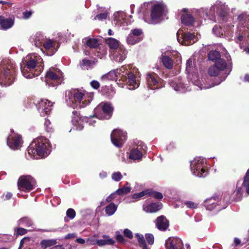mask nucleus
Segmentation results:
<instances>
[{"label": "nucleus", "instance_id": "1", "mask_svg": "<svg viewBox=\"0 0 249 249\" xmlns=\"http://www.w3.org/2000/svg\"><path fill=\"white\" fill-rule=\"evenodd\" d=\"M43 68V60L36 53L27 55L20 64L21 72L26 78H32L38 75Z\"/></svg>", "mask_w": 249, "mask_h": 249}, {"label": "nucleus", "instance_id": "2", "mask_svg": "<svg viewBox=\"0 0 249 249\" xmlns=\"http://www.w3.org/2000/svg\"><path fill=\"white\" fill-rule=\"evenodd\" d=\"M227 67V64L223 59H218L217 60L214 65L211 67L208 70V73L211 76H219L220 80L215 84L212 83L211 85L204 86L200 80H196L194 82V84L198 86L201 89H209L215 85H217L225 80L228 75V73L225 72V69Z\"/></svg>", "mask_w": 249, "mask_h": 249}, {"label": "nucleus", "instance_id": "3", "mask_svg": "<svg viewBox=\"0 0 249 249\" xmlns=\"http://www.w3.org/2000/svg\"><path fill=\"white\" fill-rule=\"evenodd\" d=\"M49 140L43 137L35 139L28 148V153L31 158L37 159L47 157L50 153Z\"/></svg>", "mask_w": 249, "mask_h": 249}, {"label": "nucleus", "instance_id": "4", "mask_svg": "<svg viewBox=\"0 0 249 249\" xmlns=\"http://www.w3.org/2000/svg\"><path fill=\"white\" fill-rule=\"evenodd\" d=\"M88 93L78 89H71L65 92V101L70 107H84L89 103L87 99Z\"/></svg>", "mask_w": 249, "mask_h": 249}, {"label": "nucleus", "instance_id": "5", "mask_svg": "<svg viewBox=\"0 0 249 249\" xmlns=\"http://www.w3.org/2000/svg\"><path fill=\"white\" fill-rule=\"evenodd\" d=\"M16 75L14 63L8 59H3L0 64V84L10 86L14 82Z\"/></svg>", "mask_w": 249, "mask_h": 249}, {"label": "nucleus", "instance_id": "6", "mask_svg": "<svg viewBox=\"0 0 249 249\" xmlns=\"http://www.w3.org/2000/svg\"><path fill=\"white\" fill-rule=\"evenodd\" d=\"M206 160L201 157H197L191 162V170L193 174L198 177H205L207 175L205 169Z\"/></svg>", "mask_w": 249, "mask_h": 249}, {"label": "nucleus", "instance_id": "7", "mask_svg": "<svg viewBox=\"0 0 249 249\" xmlns=\"http://www.w3.org/2000/svg\"><path fill=\"white\" fill-rule=\"evenodd\" d=\"M62 81V73L58 69L52 67L47 72L45 82L49 86H56L61 84Z\"/></svg>", "mask_w": 249, "mask_h": 249}, {"label": "nucleus", "instance_id": "8", "mask_svg": "<svg viewBox=\"0 0 249 249\" xmlns=\"http://www.w3.org/2000/svg\"><path fill=\"white\" fill-rule=\"evenodd\" d=\"M238 29L239 32L237 37L239 41L243 40L245 36H249V16L246 14L240 15L238 17Z\"/></svg>", "mask_w": 249, "mask_h": 249}, {"label": "nucleus", "instance_id": "9", "mask_svg": "<svg viewBox=\"0 0 249 249\" xmlns=\"http://www.w3.org/2000/svg\"><path fill=\"white\" fill-rule=\"evenodd\" d=\"M113 107L108 103H101L94 109V116L99 119H108L112 113Z\"/></svg>", "mask_w": 249, "mask_h": 249}, {"label": "nucleus", "instance_id": "10", "mask_svg": "<svg viewBox=\"0 0 249 249\" xmlns=\"http://www.w3.org/2000/svg\"><path fill=\"white\" fill-rule=\"evenodd\" d=\"M36 186V182L31 176H23L18 180V187L19 190L29 192Z\"/></svg>", "mask_w": 249, "mask_h": 249}, {"label": "nucleus", "instance_id": "11", "mask_svg": "<svg viewBox=\"0 0 249 249\" xmlns=\"http://www.w3.org/2000/svg\"><path fill=\"white\" fill-rule=\"evenodd\" d=\"M177 36L179 43L186 46L194 44L198 39V37L194 34L189 32L183 33L181 30H179L177 32Z\"/></svg>", "mask_w": 249, "mask_h": 249}, {"label": "nucleus", "instance_id": "12", "mask_svg": "<svg viewBox=\"0 0 249 249\" xmlns=\"http://www.w3.org/2000/svg\"><path fill=\"white\" fill-rule=\"evenodd\" d=\"M216 10L217 14H218L220 17L223 18V20H224L227 15V6L225 3L220 0H217L216 2L215 5L210 9L209 13H207V16H211V17H210V19H213V16L215 15Z\"/></svg>", "mask_w": 249, "mask_h": 249}, {"label": "nucleus", "instance_id": "13", "mask_svg": "<svg viewBox=\"0 0 249 249\" xmlns=\"http://www.w3.org/2000/svg\"><path fill=\"white\" fill-rule=\"evenodd\" d=\"M163 9L164 7L162 4H156L154 5L151 10V18L148 20H146V19H145V21L149 24H153L159 23L160 21Z\"/></svg>", "mask_w": 249, "mask_h": 249}, {"label": "nucleus", "instance_id": "14", "mask_svg": "<svg viewBox=\"0 0 249 249\" xmlns=\"http://www.w3.org/2000/svg\"><path fill=\"white\" fill-rule=\"evenodd\" d=\"M244 190H245L246 192L249 194V169L246 173L243 182L241 184L240 181L237 183V189L234 192L236 196V200L240 199Z\"/></svg>", "mask_w": 249, "mask_h": 249}, {"label": "nucleus", "instance_id": "15", "mask_svg": "<svg viewBox=\"0 0 249 249\" xmlns=\"http://www.w3.org/2000/svg\"><path fill=\"white\" fill-rule=\"evenodd\" d=\"M126 140V133L120 129L114 130L111 135V140L116 146L121 147Z\"/></svg>", "mask_w": 249, "mask_h": 249}, {"label": "nucleus", "instance_id": "16", "mask_svg": "<svg viewBox=\"0 0 249 249\" xmlns=\"http://www.w3.org/2000/svg\"><path fill=\"white\" fill-rule=\"evenodd\" d=\"M7 143L10 148L13 150L18 149L21 146V137L19 135L15 133L12 130L11 134L7 138Z\"/></svg>", "mask_w": 249, "mask_h": 249}, {"label": "nucleus", "instance_id": "17", "mask_svg": "<svg viewBox=\"0 0 249 249\" xmlns=\"http://www.w3.org/2000/svg\"><path fill=\"white\" fill-rule=\"evenodd\" d=\"M53 104L47 99H42L36 105L38 111L42 116L48 115L52 109Z\"/></svg>", "mask_w": 249, "mask_h": 249}, {"label": "nucleus", "instance_id": "18", "mask_svg": "<svg viewBox=\"0 0 249 249\" xmlns=\"http://www.w3.org/2000/svg\"><path fill=\"white\" fill-rule=\"evenodd\" d=\"M166 249H183L182 240L177 237L168 238L165 242Z\"/></svg>", "mask_w": 249, "mask_h": 249}, {"label": "nucleus", "instance_id": "19", "mask_svg": "<svg viewBox=\"0 0 249 249\" xmlns=\"http://www.w3.org/2000/svg\"><path fill=\"white\" fill-rule=\"evenodd\" d=\"M147 85L148 88L154 89L160 88V79L154 73H148L146 77Z\"/></svg>", "mask_w": 249, "mask_h": 249}, {"label": "nucleus", "instance_id": "20", "mask_svg": "<svg viewBox=\"0 0 249 249\" xmlns=\"http://www.w3.org/2000/svg\"><path fill=\"white\" fill-rule=\"evenodd\" d=\"M127 66H122L120 69H117L113 71L109 72L105 77L107 78L114 79L116 77L121 78H125L128 72Z\"/></svg>", "mask_w": 249, "mask_h": 249}, {"label": "nucleus", "instance_id": "21", "mask_svg": "<svg viewBox=\"0 0 249 249\" xmlns=\"http://www.w3.org/2000/svg\"><path fill=\"white\" fill-rule=\"evenodd\" d=\"M162 207V204L160 202H145L143 206V210L147 213H154L160 210Z\"/></svg>", "mask_w": 249, "mask_h": 249}, {"label": "nucleus", "instance_id": "22", "mask_svg": "<svg viewBox=\"0 0 249 249\" xmlns=\"http://www.w3.org/2000/svg\"><path fill=\"white\" fill-rule=\"evenodd\" d=\"M126 80L127 88L129 89H134L139 87L140 80L139 77L135 76L132 73H128L125 78Z\"/></svg>", "mask_w": 249, "mask_h": 249}, {"label": "nucleus", "instance_id": "23", "mask_svg": "<svg viewBox=\"0 0 249 249\" xmlns=\"http://www.w3.org/2000/svg\"><path fill=\"white\" fill-rule=\"evenodd\" d=\"M73 116L72 117V123L73 125L76 126V129L78 130H81L83 128V122L85 120H87V118H82L79 116V113L76 111L72 112Z\"/></svg>", "mask_w": 249, "mask_h": 249}, {"label": "nucleus", "instance_id": "24", "mask_svg": "<svg viewBox=\"0 0 249 249\" xmlns=\"http://www.w3.org/2000/svg\"><path fill=\"white\" fill-rule=\"evenodd\" d=\"M46 39V36L41 33H37L30 38L31 43L38 48L42 47V45Z\"/></svg>", "mask_w": 249, "mask_h": 249}, {"label": "nucleus", "instance_id": "25", "mask_svg": "<svg viewBox=\"0 0 249 249\" xmlns=\"http://www.w3.org/2000/svg\"><path fill=\"white\" fill-rule=\"evenodd\" d=\"M127 52L123 47H119L113 53V59L117 62H122L126 57Z\"/></svg>", "mask_w": 249, "mask_h": 249}, {"label": "nucleus", "instance_id": "26", "mask_svg": "<svg viewBox=\"0 0 249 249\" xmlns=\"http://www.w3.org/2000/svg\"><path fill=\"white\" fill-rule=\"evenodd\" d=\"M114 16L116 24L120 26H124L127 25L125 13L123 12H117L114 14Z\"/></svg>", "mask_w": 249, "mask_h": 249}, {"label": "nucleus", "instance_id": "27", "mask_svg": "<svg viewBox=\"0 0 249 249\" xmlns=\"http://www.w3.org/2000/svg\"><path fill=\"white\" fill-rule=\"evenodd\" d=\"M170 86L177 91L185 92V87L180 80L177 78H174L171 80L169 82Z\"/></svg>", "mask_w": 249, "mask_h": 249}, {"label": "nucleus", "instance_id": "28", "mask_svg": "<svg viewBox=\"0 0 249 249\" xmlns=\"http://www.w3.org/2000/svg\"><path fill=\"white\" fill-rule=\"evenodd\" d=\"M188 9L183 8L182 9L181 12H183L181 17V20L182 24L186 25H190L192 24L194 21V18L191 15L187 13Z\"/></svg>", "mask_w": 249, "mask_h": 249}, {"label": "nucleus", "instance_id": "29", "mask_svg": "<svg viewBox=\"0 0 249 249\" xmlns=\"http://www.w3.org/2000/svg\"><path fill=\"white\" fill-rule=\"evenodd\" d=\"M14 20L12 18H5L2 16H0V25L1 29L7 30L11 28L14 24Z\"/></svg>", "mask_w": 249, "mask_h": 249}, {"label": "nucleus", "instance_id": "30", "mask_svg": "<svg viewBox=\"0 0 249 249\" xmlns=\"http://www.w3.org/2000/svg\"><path fill=\"white\" fill-rule=\"evenodd\" d=\"M157 228L160 231H166L169 226L167 219H156L155 221Z\"/></svg>", "mask_w": 249, "mask_h": 249}, {"label": "nucleus", "instance_id": "31", "mask_svg": "<svg viewBox=\"0 0 249 249\" xmlns=\"http://www.w3.org/2000/svg\"><path fill=\"white\" fill-rule=\"evenodd\" d=\"M142 157V152L141 148L138 147L137 148L132 149L129 154V158L133 160H141Z\"/></svg>", "mask_w": 249, "mask_h": 249}, {"label": "nucleus", "instance_id": "32", "mask_svg": "<svg viewBox=\"0 0 249 249\" xmlns=\"http://www.w3.org/2000/svg\"><path fill=\"white\" fill-rule=\"evenodd\" d=\"M82 42L91 48H96L99 45L98 40L96 38L86 37L83 39Z\"/></svg>", "mask_w": 249, "mask_h": 249}, {"label": "nucleus", "instance_id": "33", "mask_svg": "<svg viewBox=\"0 0 249 249\" xmlns=\"http://www.w3.org/2000/svg\"><path fill=\"white\" fill-rule=\"evenodd\" d=\"M106 42L111 50H117L119 47H121L120 46L119 41L114 38L108 37L106 39Z\"/></svg>", "mask_w": 249, "mask_h": 249}, {"label": "nucleus", "instance_id": "34", "mask_svg": "<svg viewBox=\"0 0 249 249\" xmlns=\"http://www.w3.org/2000/svg\"><path fill=\"white\" fill-rule=\"evenodd\" d=\"M104 239L98 240L97 245L99 246H103L106 245H113L115 243L114 240L110 238L108 236L104 235L103 236Z\"/></svg>", "mask_w": 249, "mask_h": 249}, {"label": "nucleus", "instance_id": "35", "mask_svg": "<svg viewBox=\"0 0 249 249\" xmlns=\"http://www.w3.org/2000/svg\"><path fill=\"white\" fill-rule=\"evenodd\" d=\"M204 205L207 210L211 211L217 206L216 200L214 197L207 199L204 201Z\"/></svg>", "mask_w": 249, "mask_h": 249}, {"label": "nucleus", "instance_id": "36", "mask_svg": "<svg viewBox=\"0 0 249 249\" xmlns=\"http://www.w3.org/2000/svg\"><path fill=\"white\" fill-rule=\"evenodd\" d=\"M142 40V37H137L131 34H129L127 37L126 41L129 45H134L140 42Z\"/></svg>", "mask_w": 249, "mask_h": 249}, {"label": "nucleus", "instance_id": "37", "mask_svg": "<svg viewBox=\"0 0 249 249\" xmlns=\"http://www.w3.org/2000/svg\"><path fill=\"white\" fill-rule=\"evenodd\" d=\"M117 208V206H116L114 203H110L106 208L105 211L106 214L108 216L112 215L116 212Z\"/></svg>", "mask_w": 249, "mask_h": 249}, {"label": "nucleus", "instance_id": "38", "mask_svg": "<svg viewBox=\"0 0 249 249\" xmlns=\"http://www.w3.org/2000/svg\"><path fill=\"white\" fill-rule=\"evenodd\" d=\"M57 243L56 240L55 239H48V240H43L41 243V246L44 248H46L48 247H50L56 245Z\"/></svg>", "mask_w": 249, "mask_h": 249}, {"label": "nucleus", "instance_id": "39", "mask_svg": "<svg viewBox=\"0 0 249 249\" xmlns=\"http://www.w3.org/2000/svg\"><path fill=\"white\" fill-rule=\"evenodd\" d=\"M186 70L188 73L195 72L196 69L194 66V62L192 58H189L187 61Z\"/></svg>", "mask_w": 249, "mask_h": 249}, {"label": "nucleus", "instance_id": "40", "mask_svg": "<svg viewBox=\"0 0 249 249\" xmlns=\"http://www.w3.org/2000/svg\"><path fill=\"white\" fill-rule=\"evenodd\" d=\"M94 65V62L87 59H84L80 63L81 67L83 69H88Z\"/></svg>", "mask_w": 249, "mask_h": 249}, {"label": "nucleus", "instance_id": "41", "mask_svg": "<svg viewBox=\"0 0 249 249\" xmlns=\"http://www.w3.org/2000/svg\"><path fill=\"white\" fill-rule=\"evenodd\" d=\"M162 61L165 67L169 69L172 68L173 62L169 57L167 56H163L162 57Z\"/></svg>", "mask_w": 249, "mask_h": 249}, {"label": "nucleus", "instance_id": "42", "mask_svg": "<svg viewBox=\"0 0 249 249\" xmlns=\"http://www.w3.org/2000/svg\"><path fill=\"white\" fill-rule=\"evenodd\" d=\"M18 224L25 227H32L34 224L30 219H20L18 221Z\"/></svg>", "mask_w": 249, "mask_h": 249}, {"label": "nucleus", "instance_id": "43", "mask_svg": "<svg viewBox=\"0 0 249 249\" xmlns=\"http://www.w3.org/2000/svg\"><path fill=\"white\" fill-rule=\"evenodd\" d=\"M54 45L55 43L51 39L46 38L43 43L42 47L43 46L45 50H50L53 48Z\"/></svg>", "mask_w": 249, "mask_h": 249}, {"label": "nucleus", "instance_id": "44", "mask_svg": "<svg viewBox=\"0 0 249 249\" xmlns=\"http://www.w3.org/2000/svg\"><path fill=\"white\" fill-rule=\"evenodd\" d=\"M220 55L218 52L216 51H212L208 54V58L210 60L213 61L215 60V61L218 60L219 58Z\"/></svg>", "mask_w": 249, "mask_h": 249}, {"label": "nucleus", "instance_id": "45", "mask_svg": "<svg viewBox=\"0 0 249 249\" xmlns=\"http://www.w3.org/2000/svg\"><path fill=\"white\" fill-rule=\"evenodd\" d=\"M131 188L129 186H124L122 188L118 189L116 193L119 195L122 196L130 192Z\"/></svg>", "mask_w": 249, "mask_h": 249}, {"label": "nucleus", "instance_id": "46", "mask_svg": "<svg viewBox=\"0 0 249 249\" xmlns=\"http://www.w3.org/2000/svg\"><path fill=\"white\" fill-rule=\"evenodd\" d=\"M150 190H145L138 194H134L133 198L134 199H140L145 196H149Z\"/></svg>", "mask_w": 249, "mask_h": 249}, {"label": "nucleus", "instance_id": "47", "mask_svg": "<svg viewBox=\"0 0 249 249\" xmlns=\"http://www.w3.org/2000/svg\"><path fill=\"white\" fill-rule=\"evenodd\" d=\"M213 33L217 36H221L224 34V31L219 26H215L213 29Z\"/></svg>", "mask_w": 249, "mask_h": 249}, {"label": "nucleus", "instance_id": "48", "mask_svg": "<svg viewBox=\"0 0 249 249\" xmlns=\"http://www.w3.org/2000/svg\"><path fill=\"white\" fill-rule=\"evenodd\" d=\"M147 242L150 245H152L154 243V237L151 233H146L145 235Z\"/></svg>", "mask_w": 249, "mask_h": 249}, {"label": "nucleus", "instance_id": "49", "mask_svg": "<svg viewBox=\"0 0 249 249\" xmlns=\"http://www.w3.org/2000/svg\"><path fill=\"white\" fill-rule=\"evenodd\" d=\"M184 204L189 208L196 209L198 207V204L191 201H187L184 202Z\"/></svg>", "mask_w": 249, "mask_h": 249}, {"label": "nucleus", "instance_id": "50", "mask_svg": "<svg viewBox=\"0 0 249 249\" xmlns=\"http://www.w3.org/2000/svg\"><path fill=\"white\" fill-rule=\"evenodd\" d=\"M149 194V196H151L153 197H154V198L158 199H161L163 197V196H162V194L161 193H160L158 192H155V191L152 192V191H150V193Z\"/></svg>", "mask_w": 249, "mask_h": 249}, {"label": "nucleus", "instance_id": "51", "mask_svg": "<svg viewBox=\"0 0 249 249\" xmlns=\"http://www.w3.org/2000/svg\"><path fill=\"white\" fill-rule=\"evenodd\" d=\"M130 34L137 37H141L142 31L140 29H135L131 31Z\"/></svg>", "mask_w": 249, "mask_h": 249}, {"label": "nucleus", "instance_id": "52", "mask_svg": "<svg viewBox=\"0 0 249 249\" xmlns=\"http://www.w3.org/2000/svg\"><path fill=\"white\" fill-rule=\"evenodd\" d=\"M122 178L121 173L119 172H115L112 175V178L116 181H119Z\"/></svg>", "mask_w": 249, "mask_h": 249}, {"label": "nucleus", "instance_id": "53", "mask_svg": "<svg viewBox=\"0 0 249 249\" xmlns=\"http://www.w3.org/2000/svg\"><path fill=\"white\" fill-rule=\"evenodd\" d=\"M66 215L68 218H74L76 213L74 209L69 208L67 211Z\"/></svg>", "mask_w": 249, "mask_h": 249}, {"label": "nucleus", "instance_id": "54", "mask_svg": "<svg viewBox=\"0 0 249 249\" xmlns=\"http://www.w3.org/2000/svg\"><path fill=\"white\" fill-rule=\"evenodd\" d=\"M44 127L46 129V130L48 132L51 131L52 130V127L51 125V123L50 120L48 119H45V122H44Z\"/></svg>", "mask_w": 249, "mask_h": 249}, {"label": "nucleus", "instance_id": "55", "mask_svg": "<svg viewBox=\"0 0 249 249\" xmlns=\"http://www.w3.org/2000/svg\"><path fill=\"white\" fill-rule=\"evenodd\" d=\"M81 215L83 217L90 216L92 212L90 209H85L81 211Z\"/></svg>", "mask_w": 249, "mask_h": 249}, {"label": "nucleus", "instance_id": "56", "mask_svg": "<svg viewBox=\"0 0 249 249\" xmlns=\"http://www.w3.org/2000/svg\"><path fill=\"white\" fill-rule=\"evenodd\" d=\"M135 236L137 237L140 245L143 244L145 243V241L143 235L137 233L135 234Z\"/></svg>", "mask_w": 249, "mask_h": 249}, {"label": "nucleus", "instance_id": "57", "mask_svg": "<svg viewBox=\"0 0 249 249\" xmlns=\"http://www.w3.org/2000/svg\"><path fill=\"white\" fill-rule=\"evenodd\" d=\"M124 236L129 239H132L133 238L132 232L128 229H124Z\"/></svg>", "mask_w": 249, "mask_h": 249}, {"label": "nucleus", "instance_id": "58", "mask_svg": "<svg viewBox=\"0 0 249 249\" xmlns=\"http://www.w3.org/2000/svg\"><path fill=\"white\" fill-rule=\"evenodd\" d=\"M116 239L120 243H124L125 241L124 237L119 231L116 232Z\"/></svg>", "mask_w": 249, "mask_h": 249}, {"label": "nucleus", "instance_id": "59", "mask_svg": "<svg viewBox=\"0 0 249 249\" xmlns=\"http://www.w3.org/2000/svg\"><path fill=\"white\" fill-rule=\"evenodd\" d=\"M107 13H101V14L96 15L94 18V19L102 20L104 19H106L107 18Z\"/></svg>", "mask_w": 249, "mask_h": 249}, {"label": "nucleus", "instance_id": "60", "mask_svg": "<svg viewBox=\"0 0 249 249\" xmlns=\"http://www.w3.org/2000/svg\"><path fill=\"white\" fill-rule=\"evenodd\" d=\"M106 54H107V51L104 49L102 50L101 52H100L99 51H97L96 53H95V55L100 58H102Z\"/></svg>", "mask_w": 249, "mask_h": 249}, {"label": "nucleus", "instance_id": "61", "mask_svg": "<svg viewBox=\"0 0 249 249\" xmlns=\"http://www.w3.org/2000/svg\"><path fill=\"white\" fill-rule=\"evenodd\" d=\"M27 232V230L22 228H19L17 230V233L18 235H22L26 234Z\"/></svg>", "mask_w": 249, "mask_h": 249}, {"label": "nucleus", "instance_id": "62", "mask_svg": "<svg viewBox=\"0 0 249 249\" xmlns=\"http://www.w3.org/2000/svg\"><path fill=\"white\" fill-rule=\"evenodd\" d=\"M90 85L94 89H97L99 88L100 84L98 81L93 80L90 82Z\"/></svg>", "mask_w": 249, "mask_h": 249}, {"label": "nucleus", "instance_id": "63", "mask_svg": "<svg viewBox=\"0 0 249 249\" xmlns=\"http://www.w3.org/2000/svg\"><path fill=\"white\" fill-rule=\"evenodd\" d=\"M32 14L31 11H25L23 13V18L24 19H28L30 18Z\"/></svg>", "mask_w": 249, "mask_h": 249}, {"label": "nucleus", "instance_id": "64", "mask_svg": "<svg viewBox=\"0 0 249 249\" xmlns=\"http://www.w3.org/2000/svg\"><path fill=\"white\" fill-rule=\"evenodd\" d=\"M77 236V234L75 233H68L67 234L65 237V239H71L74 238L76 237Z\"/></svg>", "mask_w": 249, "mask_h": 249}]
</instances>
